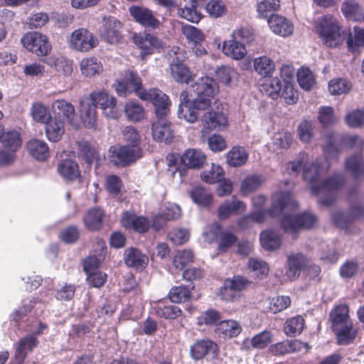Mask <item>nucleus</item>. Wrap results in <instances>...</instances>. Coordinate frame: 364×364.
I'll return each mask as SVG.
<instances>
[{"mask_svg":"<svg viewBox=\"0 0 364 364\" xmlns=\"http://www.w3.org/2000/svg\"><path fill=\"white\" fill-rule=\"evenodd\" d=\"M124 112L127 118L133 122H139L144 117V107L139 103L129 102L124 107Z\"/></svg>","mask_w":364,"mask_h":364,"instance_id":"58","label":"nucleus"},{"mask_svg":"<svg viewBox=\"0 0 364 364\" xmlns=\"http://www.w3.org/2000/svg\"><path fill=\"white\" fill-rule=\"evenodd\" d=\"M247 266L254 277L258 279H263L268 276L269 268L267 262L255 258L248 259Z\"/></svg>","mask_w":364,"mask_h":364,"instance_id":"51","label":"nucleus"},{"mask_svg":"<svg viewBox=\"0 0 364 364\" xmlns=\"http://www.w3.org/2000/svg\"><path fill=\"white\" fill-rule=\"evenodd\" d=\"M308 154L304 152L299 153L297 159L286 164L287 171L289 174L297 176L303 170V178L310 186L314 195L321 193H333L346 184V178L341 173H334L329 177L322 180V176L327 172L323 164L317 159L311 165L306 168L308 162Z\"/></svg>","mask_w":364,"mask_h":364,"instance_id":"1","label":"nucleus"},{"mask_svg":"<svg viewBox=\"0 0 364 364\" xmlns=\"http://www.w3.org/2000/svg\"><path fill=\"white\" fill-rule=\"evenodd\" d=\"M57 171L66 181H74L81 176L77 163L69 159H65L59 162Z\"/></svg>","mask_w":364,"mask_h":364,"instance_id":"31","label":"nucleus"},{"mask_svg":"<svg viewBox=\"0 0 364 364\" xmlns=\"http://www.w3.org/2000/svg\"><path fill=\"white\" fill-rule=\"evenodd\" d=\"M171 75L179 84H189L193 81L194 75L190 68L178 57L173 58L170 64Z\"/></svg>","mask_w":364,"mask_h":364,"instance_id":"21","label":"nucleus"},{"mask_svg":"<svg viewBox=\"0 0 364 364\" xmlns=\"http://www.w3.org/2000/svg\"><path fill=\"white\" fill-rule=\"evenodd\" d=\"M297 80L300 87L305 90H310L315 84V77L308 68H301L297 73Z\"/></svg>","mask_w":364,"mask_h":364,"instance_id":"59","label":"nucleus"},{"mask_svg":"<svg viewBox=\"0 0 364 364\" xmlns=\"http://www.w3.org/2000/svg\"><path fill=\"white\" fill-rule=\"evenodd\" d=\"M221 320L222 315L220 311L213 309H208L198 318V324L199 326L205 325L217 327Z\"/></svg>","mask_w":364,"mask_h":364,"instance_id":"53","label":"nucleus"},{"mask_svg":"<svg viewBox=\"0 0 364 364\" xmlns=\"http://www.w3.org/2000/svg\"><path fill=\"white\" fill-rule=\"evenodd\" d=\"M81 114L84 125L87 128H93L97 122V112L96 107L90 102L86 106L82 105Z\"/></svg>","mask_w":364,"mask_h":364,"instance_id":"57","label":"nucleus"},{"mask_svg":"<svg viewBox=\"0 0 364 364\" xmlns=\"http://www.w3.org/2000/svg\"><path fill=\"white\" fill-rule=\"evenodd\" d=\"M237 75L238 73L235 69L230 66H221L215 70L217 80L225 85H230L232 80L237 77Z\"/></svg>","mask_w":364,"mask_h":364,"instance_id":"63","label":"nucleus"},{"mask_svg":"<svg viewBox=\"0 0 364 364\" xmlns=\"http://www.w3.org/2000/svg\"><path fill=\"white\" fill-rule=\"evenodd\" d=\"M249 158V153L242 146H233L225 154L228 166L238 168L244 166Z\"/></svg>","mask_w":364,"mask_h":364,"instance_id":"29","label":"nucleus"},{"mask_svg":"<svg viewBox=\"0 0 364 364\" xmlns=\"http://www.w3.org/2000/svg\"><path fill=\"white\" fill-rule=\"evenodd\" d=\"M139 98L153 104L156 117H167L170 113L171 102L167 95L158 88L144 90Z\"/></svg>","mask_w":364,"mask_h":364,"instance_id":"10","label":"nucleus"},{"mask_svg":"<svg viewBox=\"0 0 364 364\" xmlns=\"http://www.w3.org/2000/svg\"><path fill=\"white\" fill-rule=\"evenodd\" d=\"M123 140L124 145H113L109 149V161L116 166L126 167L142 156L141 136L135 128L126 127L123 130Z\"/></svg>","mask_w":364,"mask_h":364,"instance_id":"2","label":"nucleus"},{"mask_svg":"<svg viewBox=\"0 0 364 364\" xmlns=\"http://www.w3.org/2000/svg\"><path fill=\"white\" fill-rule=\"evenodd\" d=\"M264 181V178L261 175L253 174L248 176L242 180L240 191L243 195L247 196L259 188Z\"/></svg>","mask_w":364,"mask_h":364,"instance_id":"50","label":"nucleus"},{"mask_svg":"<svg viewBox=\"0 0 364 364\" xmlns=\"http://www.w3.org/2000/svg\"><path fill=\"white\" fill-rule=\"evenodd\" d=\"M155 314L160 318L173 320L178 318L181 314V309L175 305L168 304L165 301H158L154 307Z\"/></svg>","mask_w":364,"mask_h":364,"instance_id":"37","label":"nucleus"},{"mask_svg":"<svg viewBox=\"0 0 364 364\" xmlns=\"http://www.w3.org/2000/svg\"><path fill=\"white\" fill-rule=\"evenodd\" d=\"M46 63L50 66L53 67L56 71L62 73L65 76H70L73 73V60L63 56L51 57L48 58Z\"/></svg>","mask_w":364,"mask_h":364,"instance_id":"45","label":"nucleus"},{"mask_svg":"<svg viewBox=\"0 0 364 364\" xmlns=\"http://www.w3.org/2000/svg\"><path fill=\"white\" fill-rule=\"evenodd\" d=\"M157 118L158 120L153 122L151 126L153 139L160 143L169 144L174 137L171 123L166 117H157Z\"/></svg>","mask_w":364,"mask_h":364,"instance_id":"16","label":"nucleus"},{"mask_svg":"<svg viewBox=\"0 0 364 364\" xmlns=\"http://www.w3.org/2000/svg\"><path fill=\"white\" fill-rule=\"evenodd\" d=\"M133 42L141 50L140 56L142 59H145L147 55H152L156 49L161 46L157 37L147 33H134Z\"/></svg>","mask_w":364,"mask_h":364,"instance_id":"17","label":"nucleus"},{"mask_svg":"<svg viewBox=\"0 0 364 364\" xmlns=\"http://www.w3.org/2000/svg\"><path fill=\"white\" fill-rule=\"evenodd\" d=\"M309 260L302 253H291L287 256L285 265V275L290 281H294L300 276L301 270L308 265Z\"/></svg>","mask_w":364,"mask_h":364,"instance_id":"18","label":"nucleus"},{"mask_svg":"<svg viewBox=\"0 0 364 364\" xmlns=\"http://www.w3.org/2000/svg\"><path fill=\"white\" fill-rule=\"evenodd\" d=\"M193 259L194 254L192 250L178 251L173 259V265L176 269L183 270L188 264L192 263Z\"/></svg>","mask_w":364,"mask_h":364,"instance_id":"56","label":"nucleus"},{"mask_svg":"<svg viewBox=\"0 0 364 364\" xmlns=\"http://www.w3.org/2000/svg\"><path fill=\"white\" fill-rule=\"evenodd\" d=\"M104 210L98 207L90 208L83 217V223L90 231H99L102 228Z\"/></svg>","mask_w":364,"mask_h":364,"instance_id":"27","label":"nucleus"},{"mask_svg":"<svg viewBox=\"0 0 364 364\" xmlns=\"http://www.w3.org/2000/svg\"><path fill=\"white\" fill-rule=\"evenodd\" d=\"M315 31L323 43L329 48H337L343 43L338 19L331 14L319 17L315 23Z\"/></svg>","mask_w":364,"mask_h":364,"instance_id":"4","label":"nucleus"},{"mask_svg":"<svg viewBox=\"0 0 364 364\" xmlns=\"http://www.w3.org/2000/svg\"><path fill=\"white\" fill-rule=\"evenodd\" d=\"M255 71L262 76L269 77L274 71V63L268 57L264 55L256 58L254 60Z\"/></svg>","mask_w":364,"mask_h":364,"instance_id":"48","label":"nucleus"},{"mask_svg":"<svg viewBox=\"0 0 364 364\" xmlns=\"http://www.w3.org/2000/svg\"><path fill=\"white\" fill-rule=\"evenodd\" d=\"M228 124V117L223 111L211 109L205 112L201 117L202 136L212 131H221Z\"/></svg>","mask_w":364,"mask_h":364,"instance_id":"13","label":"nucleus"},{"mask_svg":"<svg viewBox=\"0 0 364 364\" xmlns=\"http://www.w3.org/2000/svg\"><path fill=\"white\" fill-rule=\"evenodd\" d=\"M351 88V82L346 78H335L328 82V90L332 95L347 94Z\"/></svg>","mask_w":364,"mask_h":364,"instance_id":"49","label":"nucleus"},{"mask_svg":"<svg viewBox=\"0 0 364 364\" xmlns=\"http://www.w3.org/2000/svg\"><path fill=\"white\" fill-rule=\"evenodd\" d=\"M120 223L127 230H132L139 234H144L150 229V220L144 215H137L134 212L122 213Z\"/></svg>","mask_w":364,"mask_h":364,"instance_id":"14","label":"nucleus"},{"mask_svg":"<svg viewBox=\"0 0 364 364\" xmlns=\"http://www.w3.org/2000/svg\"><path fill=\"white\" fill-rule=\"evenodd\" d=\"M115 91L119 97H127L132 92H135L139 97L142 88V80L136 71L125 70L122 77L117 80L114 84Z\"/></svg>","mask_w":364,"mask_h":364,"instance_id":"9","label":"nucleus"},{"mask_svg":"<svg viewBox=\"0 0 364 364\" xmlns=\"http://www.w3.org/2000/svg\"><path fill=\"white\" fill-rule=\"evenodd\" d=\"M121 28V22L114 17L109 16L105 19L103 23L102 28L100 31V36L103 41L109 43H117L122 38Z\"/></svg>","mask_w":364,"mask_h":364,"instance_id":"20","label":"nucleus"},{"mask_svg":"<svg viewBox=\"0 0 364 364\" xmlns=\"http://www.w3.org/2000/svg\"><path fill=\"white\" fill-rule=\"evenodd\" d=\"M326 141L323 151L327 158L331 159H337L339 153L344 149H362L364 144L358 136L340 135L336 133L326 134Z\"/></svg>","mask_w":364,"mask_h":364,"instance_id":"6","label":"nucleus"},{"mask_svg":"<svg viewBox=\"0 0 364 364\" xmlns=\"http://www.w3.org/2000/svg\"><path fill=\"white\" fill-rule=\"evenodd\" d=\"M236 235L230 231H224L218 238V249L220 252H226L237 241Z\"/></svg>","mask_w":364,"mask_h":364,"instance_id":"64","label":"nucleus"},{"mask_svg":"<svg viewBox=\"0 0 364 364\" xmlns=\"http://www.w3.org/2000/svg\"><path fill=\"white\" fill-rule=\"evenodd\" d=\"M0 141L4 148L12 152H16L22 144L21 134L15 130L1 132Z\"/></svg>","mask_w":364,"mask_h":364,"instance_id":"42","label":"nucleus"},{"mask_svg":"<svg viewBox=\"0 0 364 364\" xmlns=\"http://www.w3.org/2000/svg\"><path fill=\"white\" fill-rule=\"evenodd\" d=\"M244 202L233 196L230 200H225L218 208V217L220 220L228 219L231 215H237L246 210Z\"/></svg>","mask_w":364,"mask_h":364,"instance_id":"22","label":"nucleus"},{"mask_svg":"<svg viewBox=\"0 0 364 364\" xmlns=\"http://www.w3.org/2000/svg\"><path fill=\"white\" fill-rule=\"evenodd\" d=\"M45 124V133L50 142H58L65 133V122L61 119L51 117Z\"/></svg>","mask_w":364,"mask_h":364,"instance_id":"30","label":"nucleus"},{"mask_svg":"<svg viewBox=\"0 0 364 364\" xmlns=\"http://www.w3.org/2000/svg\"><path fill=\"white\" fill-rule=\"evenodd\" d=\"M259 239L262 246L267 250H276L281 246L279 235L272 230L262 231Z\"/></svg>","mask_w":364,"mask_h":364,"instance_id":"43","label":"nucleus"},{"mask_svg":"<svg viewBox=\"0 0 364 364\" xmlns=\"http://www.w3.org/2000/svg\"><path fill=\"white\" fill-rule=\"evenodd\" d=\"M98 39L87 28L75 30L70 36L69 46L71 48L82 53H86L97 46Z\"/></svg>","mask_w":364,"mask_h":364,"instance_id":"12","label":"nucleus"},{"mask_svg":"<svg viewBox=\"0 0 364 364\" xmlns=\"http://www.w3.org/2000/svg\"><path fill=\"white\" fill-rule=\"evenodd\" d=\"M124 254V262L128 267L143 269L148 264V257L136 248H129Z\"/></svg>","mask_w":364,"mask_h":364,"instance_id":"34","label":"nucleus"},{"mask_svg":"<svg viewBox=\"0 0 364 364\" xmlns=\"http://www.w3.org/2000/svg\"><path fill=\"white\" fill-rule=\"evenodd\" d=\"M123 187L124 183L119 176L115 174L107 176L105 181V188L109 194L113 196L119 195Z\"/></svg>","mask_w":364,"mask_h":364,"instance_id":"60","label":"nucleus"},{"mask_svg":"<svg viewBox=\"0 0 364 364\" xmlns=\"http://www.w3.org/2000/svg\"><path fill=\"white\" fill-rule=\"evenodd\" d=\"M331 328L353 322L349 316V308L346 304L336 306L329 314Z\"/></svg>","mask_w":364,"mask_h":364,"instance_id":"36","label":"nucleus"},{"mask_svg":"<svg viewBox=\"0 0 364 364\" xmlns=\"http://www.w3.org/2000/svg\"><path fill=\"white\" fill-rule=\"evenodd\" d=\"M191 198L195 203L202 207H208L212 203V195L203 187L196 186L190 193Z\"/></svg>","mask_w":364,"mask_h":364,"instance_id":"47","label":"nucleus"},{"mask_svg":"<svg viewBox=\"0 0 364 364\" xmlns=\"http://www.w3.org/2000/svg\"><path fill=\"white\" fill-rule=\"evenodd\" d=\"M224 176L225 171L223 167L213 164L210 170L202 173L201 178L206 183L213 184L222 181Z\"/></svg>","mask_w":364,"mask_h":364,"instance_id":"54","label":"nucleus"},{"mask_svg":"<svg viewBox=\"0 0 364 364\" xmlns=\"http://www.w3.org/2000/svg\"><path fill=\"white\" fill-rule=\"evenodd\" d=\"M192 91L196 97L192 100L194 107L198 109H207L211 100L219 92V86L213 77L203 76L191 85Z\"/></svg>","mask_w":364,"mask_h":364,"instance_id":"5","label":"nucleus"},{"mask_svg":"<svg viewBox=\"0 0 364 364\" xmlns=\"http://www.w3.org/2000/svg\"><path fill=\"white\" fill-rule=\"evenodd\" d=\"M304 324V318L297 315L287 320L284 328V332L288 336L294 337L302 332Z\"/></svg>","mask_w":364,"mask_h":364,"instance_id":"52","label":"nucleus"},{"mask_svg":"<svg viewBox=\"0 0 364 364\" xmlns=\"http://www.w3.org/2000/svg\"><path fill=\"white\" fill-rule=\"evenodd\" d=\"M39 344V341L35 335H26L21 338L15 350V359L17 364H22L26 360L28 352H32Z\"/></svg>","mask_w":364,"mask_h":364,"instance_id":"23","label":"nucleus"},{"mask_svg":"<svg viewBox=\"0 0 364 364\" xmlns=\"http://www.w3.org/2000/svg\"><path fill=\"white\" fill-rule=\"evenodd\" d=\"M292 193L287 191H279L271 196V204L268 208L254 211L250 213L253 223H264L267 218H274L281 215L284 210L290 207H297Z\"/></svg>","mask_w":364,"mask_h":364,"instance_id":"3","label":"nucleus"},{"mask_svg":"<svg viewBox=\"0 0 364 364\" xmlns=\"http://www.w3.org/2000/svg\"><path fill=\"white\" fill-rule=\"evenodd\" d=\"M80 68L82 74L87 77L100 75L103 70L101 62L95 57L82 59L80 62Z\"/></svg>","mask_w":364,"mask_h":364,"instance_id":"40","label":"nucleus"},{"mask_svg":"<svg viewBox=\"0 0 364 364\" xmlns=\"http://www.w3.org/2000/svg\"><path fill=\"white\" fill-rule=\"evenodd\" d=\"M30 113L35 122L41 124L46 123L52 117L49 108L41 102H34L32 104Z\"/></svg>","mask_w":364,"mask_h":364,"instance_id":"46","label":"nucleus"},{"mask_svg":"<svg viewBox=\"0 0 364 364\" xmlns=\"http://www.w3.org/2000/svg\"><path fill=\"white\" fill-rule=\"evenodd\" d=\"M219 353L218 344L208 338L196 340L190 348V355L195 360H202L206 356L217 357Z\"/></svg>","mask_w":364,"mask_h":364,"instance_id":"15","label":"nucleus"},{"mask_svg":"<svg viewBox=\"0 0 364 364\" xmlns=\"http://www.w3.org/2000/svg\"><path fill=\"white\" fill-rule=\"evenodd\" d=\"M129 13L137 23L145 28L154 29L160 24L159 20L154 16L153 11L147 8L132 6L129 8Z\"/></svg>","mask_w":364,"mask_h":364,"instance_id":"19","label":"nucleus"},{"mask_svg":"<svg viewBox=\"0 0 364 364\" xmlns=\"http://www.w3.org/2000/svg\"><path fill=\"white\" fill-rule=\"evenodd\" d=\"M52 107L54 113L53 117L61 119L64 122H67L70 124L73 122L75 110L72 103L65 100H56L53 102Z\"/></svg>","mask_w":364,"mask_h":364,"instance_id":"28","label":"nucleus"},{"mask_svg":"<svg viewBox=\"0 0 364 364\" xmlns=\"http://www.w3.org/2000/svg\"><path fill=\"white\" fill-rule=\"evenodd\" d=\"M268 24L274 33L283 37L289 36L294 32L293 23L286 17L278 14H271Z\"/></svg>","mask_w":364,"mask_h":364,"instance_id":"24","label":"nucleus"},{"mask_svg":"<svg viewBox=\"0 0 364 364\" xmlns=\"http://www.w3.org/2000/svg\"><path fill=\"white\" fill-rule=\"evenodd\" d=\"M241 331L240 323L232 319L221 320L214 329L215 333L223 339L237 337Z\"/></svg>","mask_w":364,"mask_h":364,"instance_id":"26","label":"nucleus"},{"mask_svg":"<svg viewBox=\"0 0 364 364\" xmlns=\"http://www.w3.org/2000/svg\"><path fill=\"white\" fill-rule=\"evenodd\" d=\"M346 46L349 52L355 53L360 47H364V28L355 26L353 34L348 30Z\"/></svg>","mask_w":364,"mask_h":364,"instance_id":"44","label":"nucleus"},{"mask_svg":"<svg viewBox=\"0 0 364 364\" xmlns=\"http://www.w3.org/2000/svg\"><path fill=\"white\" fill-rule=\"evenodd\" d=\"M314 122L311 120H303L297 129L299 139L303 142H310L314 137Z\"/></svg>","mask_w":364,"mask_h":364,"instance_id":"62","label":"nucleus"},{"mask_svg":"<svg viewBox=\"0 0 364 364\" xmlns=\"http://www.w3.org/2000/svg\"><path fill=\"white\" fill-rule=\"evenodd\" d=\"M182 33L189 42H192L196 47L205 39V36L201 30L191 25H186L182 27Z\"/></svg>","mask_w":364,"mask_h":364,"instance_id":"61","label":"nucleus"},{"mask_svg":"<svg viewBox=\"0 0 364 364\" xmlns=\"http://www.w3.org/2000/svg\"><path fill=\"white\" fill-rule=\"evenodd\" d=\"M222 50L225 55L235 60L242 59L247 54L244 43L234 38L223 42Z\"/></svg>","mask_w":364,"mask_h":364,"instance_id":"35","label":"nucleus"},{"mask_svg":"<svg viewBox=\"0 0 364 364\" xmlns=\"http://www.w3.org/2000/svg\"><path fill=\"white\" fill-rule=\"evenodd\" d=\"M317 218L313 213L304 211L300 214H284L280 219V226L286 232L294 234L296 239L297 232L301 229H310L314 227Z\"/></svg>","mask_w":364,"mask_h":364,"instance_id":"7","label":"nucleus"},{"mask_svg":"<svg viewBox=\"0 0 364 364\" xmlns=\"http://www.w3.org/2000/svg\"><path fill=\"white\" fill-rule=\"evenodd\" d=\"M336 339V343L341 346H348L354 342L358 336V330L353 327V323H348L331 328Z\"/></svg>","mask_w":364,"mask_h":364,"instance_id":"25","label":"nucleus"},{"mask_svg":"<svg viewBox=\"0 0 364 364\" xmlns=\"http://www.w3.org/2000/svg\"><path fill=\"white\" fill-rule=\"evenodd\" d=\"M194 287L193 285L191 288L183 285L174 286L169 290L168 298L172 303L175 304L188 302L192 298L191 290Z\"/></svg>","mask_w":364,"mask_h":364,"instance_id":"39","label":"nucleus"},{"mask_svg":"<svg viewBox=\"0 0 364 364\" xmlns=\"http://www.w3.org/2000/svg\"><path fill=\"white\" fill-rule=\"evenodd\" d=\"M21 41L24 48L38 56L46 55L51 50L48 37L37 31L26 33Z\"/></svg>","mask_w":364,"mask_h":364,"instance_id":"11","label":"nucleus"},{"mask_svg":"<svg viewBox=\"0 0 364 364\" xmlns=\"http://www.w3.org/2000/svg\"><path fill=\"white\" fill-rule=\"evenodd\" d=\"M90 102L102 110V114L109 119H117L120 114L117 107V99L105 90H94L89 95Z\"/></svg>","mask_w":364,"mask_h":364,"instance_id":"8","label":"nucleus"},{"mask_svg":"<svg viewBox=\"0 0 364 364\" xmlns=\"http://www.w3.org/2000/svg\"><path fill=\"white\" fill-rule=\"evenodd\" d=\"M28 153L40 161H46L50 156L49 147L43 140L32 139L26 144Z\"/></svg>","mask_w":364,"mask_h":364,"instance_id":"33","label":"nucleus"},{"mask_svg":"<svg viewBox=\"0 0 364 364\" xmlns=\"http://www.w3.org/2000/svg\"><path fill=\"white\" fill-rule=\"evenodd\" d=\"M80 237V230L76 225H68L60 232L59 239L65 244L72 245L77 242Z\"/></svg>","mask_w":364,"mask_h":364,"instance_id":"55","label":"nucleus"},{"mask_svg":"<svg viewBox=\"0 0 364 364\" xmlns=\"http://www.w3.org/2000/svg\"><path fill=\"white\" fill-rule=\"evenodd\" d=\"M206 156L200 150L188 149L181 156V161L188 168L198 169L203 166Z\"/></svg>","mask_w":364,"mask_h":364,"instance_id":"32","label":"nucleus"},{"mask_svg":"<svg viewBox=\"0 0 364 364\" xmlns=\"http://www.w3.org/2000/svg\"><path fill=\"white\" fill-rule=\"evenodd\" d=\"M345 168L348 171L355 179L364 176V161L360 154H354L345 161Z\"/></svg>","mask_w":364,"mask_h":364,"instance_id":"38","label":"nucleus"},{"mask_svg":"<svg viewBox=\"0 0 364 364\" xmlns=\"http://www.w3.org/2000/svg\"><path fill=\"white\" fill-rule=\"evenodd\" d=\"M283 85L281 80L275 77L266 79L260 85V90L272 100H277L280 97Z\"/></svg>","mask_w":364,"mask_h":364,"instance_id":"41","label":"nucleus"}]
</instances>
